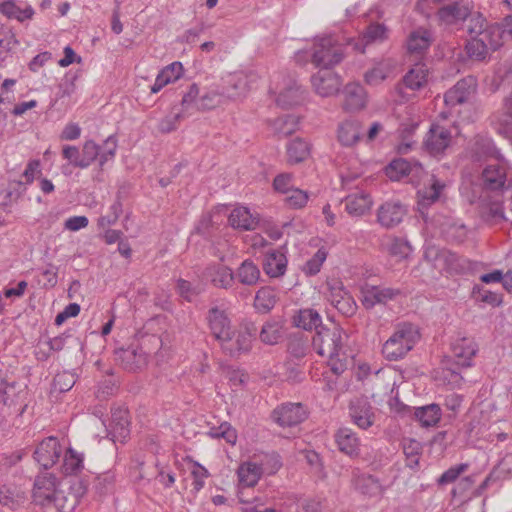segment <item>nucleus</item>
<instances>
[{"label": "nucleus", "instance_id": "33", "mask_svg": "<svg viewBox=\"0 0 512 512\" xmlns=\"http://www.w3.org/2000/svg\"><path fill=\"white\" fill-rule=\"evenodd\" d=\"M491 124L497 133L512 138V100L506 99L503 112L491 117Z\"/></svg>", "mask_w": 512, "mask_h": 512}, {"label": "nucleus", "instance_id": "40", "mask_svg": "<svg viewBox=\"0 0 512 512\" xmlns=\"http://www.w3.org/2000/svg\"><path fill=\"white\" fill-rule=\"evenodd\" d=\"M428 77V69L425 64H415L403 77L404 85L411 90H418L422 88Z\"/></svg>", "mask_w": 512, "mask_h": 512}, {"label": "nucleus", "instance_id": "60", "mask_svg": "<svg viewBox=\"0 0 512 512\" xmlns=\"http://www.w3.org/2000/svg\"><path fill=\"white\" fill-rule=\"evenodd\" d=\"M190 473L193 477V490L199 492L205 485V479L208 477V471L206 468L196 462H189Z\"/></svg>", "mask_w": 512, "mask_h": 512}, {"label": "nucleus", "instance_id": "10", "mask_svg": "<svg viewBox=\"0 0 512 512\" xmlns=\"http://www.w3.org/2000/svg\"><path fill=\"white\" fill-rule=\"evenodd\" d=\"M469 14L470 10L466 6L453 3L441 7L436 17L441 27L449 31H457L464 26Z\"/></svg>", "mask_w": 512, "mask_h": 512}, {"label": "nucleus", "instance_id": "12", "mask_svg": "<svg viewBox=\"0 0 512 512\" xmlns=\"http://www.w3.org/2000/svg\"><path fill=\"white\" fill-rule=\"evenodd\" d=\"M129 412L124 407H115L111 409V441L113 444L124 445L129 438Z\"/></svg>", "mask_w": 512, "mask_h": 512}, {"label": "nucleus", "instance_id": "21", "mask_svg": "<svg viewBox=\"0 0 512 512\" xmlns=\"http://www.w3.org/2000/svg\"><path fill=\"white\" fill-rule=\"evenodd\" d=\"M481 180L487 190L503 189L507 180L506 167L500 163L487 165L482 171Z\"/></svg>", "mask_w": 512, "mask_h": 512}, {"label": "nucleus", "instance_id": "47", "mask_svg": "<svg viewBox=\"0 0 512 512\" xmlns=\"http://www.w3.org/2000/svg\"><path fill=\"white\" fill-rule=\"evenodd\" d=\"M355 486L361 493L370 497L380 496L383 493L381 484L370 475L358 477Z\"/></svg>", "mask_w": 512, "mask_h": 512}, {"label": "nucleus", "instance_id": "41", "mask_svg": "<svg viewBox=\"0 0 512 512\" xmlns=\"http://www.w3.org/2000/svg\"><path fill=\"white\" fill-rule=\"evenodd\" d=\"M235 278L243 285L253 286L260 278V270L252 260L246 259L238 267Z\"/></svg>", "mask_w": 512, "mask_h": 512}, {"label": "nucleus", "instance_id": "52", "mask_svg": "<svg viewBox=\"0 0 512 512\" xmlns=\"http://www.w3.org/2000/svg\"><path fill=\"white\" fill-rule=\"evenodd\" d=\"M34 460L44 469H49L57 464L60 460L59 450H34Z\"/></svg>", "mask_w": 512, "mask_h": 512}, {"label": "nucleus", "instance_id": "54", "mask_svg": "<svg viewBox=\"0 0 512 512\" xmlns=\"http://www.w3.org/2000/svg\"><path fill=\"white\" fill-rule=\"evenodd\" d=\"M309 350L308 340L302 334L293 335L288 343V352L291 356L300 359L306 356Z\"/></svg>", "mask_w": 512, "mask_h": 512}, {"label": "nucleus", "instance_id": "48", "mask_svg": "<svg viewBox=\"0 0 512 512\" xmlns=\"http://www.w3.org/2000/svg\"><path fill=\"white\" fill-rule=\"evenodd\" d=\"M117 147L118 143L115 135L112 134L104 140L103 145L100 146L98 156V165L101 169L104 168L106 163L114 160Z\"/></svg>", "mask_w": 512, "mask_h": 512}, {"label": "nucleus", "instance_id": "38", "mask_svg": "<svg viewBox=\"0 0 512 512\" xmlns=\"http://www.w3.org/2000/svg\"><path fill=\"white\" fill-rule=\"evenodd\" d=\"M26 386L19 382L7 380L0 391V403L4 405H14L23 400Z\"/></svg>", "mask_w": 512, "mask_h": 512}, {"label": "nucleus", "instance_id": "17", "mask_svg": "<svg viewBox=\"0 0 512 512\" xmlns=\"http://www.w3.org/2000/svg\"><path fill=\"white\" fill-rule=\"evenodd\" d=\"M206 280L210 281L213 286L220 289H230L235 280V274L232 269L220 263H212L207 265L203 272Z\"/></svg>", "mask_w": 512, "mask_h": 512}, {"label": "nucleus", "instance_id": "23", "mask_svg": "<svg viewBox=\"0 0 512 512\" xmlns=\"http://www.w3.org/2000/svg\"><path fill=\"white\" fill-rule=\"evenodd\" d=\"M422 166L417 162L406 159H395L386 167V175L393 181H399L408 176H418Z\"/></svg>", "mask_w": 512, "mask_h": 512}, {"label": "nucleus", "instance_id": "26", "mask_svg": "<svg viewBox=\"0 0 512 512\" xmlns=\"http://www.w3.org/2000/svg\"><path fill=\"white\" fill-rule=\"evenodd\" d=\"M432 43L431 32L425 28L413 30L407 37L406 48L409 54L422 55Z\"/></svg>", "mask_w": 512, "mask_h": 512}, {"label": "nucleus", "instance_id": "44", "mask_svg": "<svg viewBox=\"0 0 512 512\" xmlns=\"http://www.w3.org/2000/svg\"><path fill=\"white\" fill-rule=\"evenodd\" d=\"M276 302L275 291L271 287H262L256 293L254 306L258 311L267 313L275 306Z\"/></svg>", "mask_w": 512, "mask_h": 512}, {"label": "nucleus", "instance_id": "31", "mask_svg": "<svg viewBox=\"0 0 512 512\" xmlns=\"http://www.w3.org/2000/svg\"><path fill=\"white\" fill-rule=\"evenodd\" d=\"M345 210L350 216L358 217L364 215L372 207V199L368 193L357 192L346 196Z\"/></svg>", "mask_w": 512, "mask_h": 512}, {"label": "nucleus", "instance_id": "1", "mask_svg": "<svg viewBox=\"0 0 512 512\" xmlns=\"http://www.w3.org/2000/svg\"><path fill=\"white\" fill-rule=\"evenodd\" d=\"M348 336L342 328L332 329L321 326L312 337V347L315 352L328 359V366L336 374H342L347 368L344 342Z\"/></svg>", "mask_w": 512, "mask_h": 512}, {"label": "nucleus", "instance_id": "53", "mask_svg": "<svg viewBox=\"0 0 512 512\" xmlns=\"http://www.w3.org/2000/svg\"><path fill=\"white\" fill-rule=\"evenodd\" d=\"M282 337L281 326L277 322H266L260 331V339L263 343L274 345Z\"/></svg>", "mask_w": 512, "mask_h": 512}, {"label": "nucleus", "instance_id": "51", "mask_svg": "<svg viewBox=\"0 0 512 512\" xmlns=\"http://www.w3.org/2000/svg\"><path fill=\"white\" fill-rule=\"evenodd\" d=\"M327 251L325 248H320L317 252L308 259L302 267V271L307 276H314L318 274L325 260L327 259Z\"/></svg>", "mask_w": 512, "mask_h": 512}, {"label": "nucleus", "instance_id": "4", "mask_svg": "<svg viewBox=\"0 0 512 512\" xmlns=\"http://www.w3.org/2000/svg\"><path fill=\"white\" fill-rule=\"evenodd\" d=\"M305 53L309 55L314 66L320 70H331L344 57L342 46L332 36L316 38L312 47Z\"/></svg>", "mask_w": 512, "mask_h": 512}, {"label": "nucleus", "instance_id": "8", "mask_svg": "<svg viewBox=\"0 0 512 512\" xmlns=\"http://www.w3.org/2000/svg\"><path fill=\"white\" fill-rule=\"evenodd\" d=\"M257 329L252 323L243 325L237 333L232 331L229 335V340L220 342L223 351L231 357L247 353L252 347V342L255 339Z\"/></svg>", "mask_w": 512, "mask_h": 512}, {"label": "nucleus", "instance_id": "2", "mask_svg": "<svg viewBox=\"0 0 512 512\" xmlns=\"http://www.w3.org/2000/svg\"><path fill=\"white\" fill-rule=\"evenodd\" d=\"M32 499L35 504L53 506L59 512H72L77 504L74 497L69 498L62 487V481L52 473H41L35 477Z\"/></svg>", "mask_w": 512, "mask_h": 512}, {"label": "nucleus", "instance_id": "57", "mask_svg": "<svg viewBox=\"0 0 512 512\" xmlns=\"http://www.w3.org/2000/svg\"><path fill=\"white\" fill-rule=\"evenodd\" d=\"M100 145L94 140H86L83 143L81 158L83 160V168L87 169L93 162L98 160Z\"/></svg>", "mask_w": 512, "mask_h": 512}, {"label": "nucleus", "instance_id": "46", "mask_svg": "<svg viewBox=\"0 0 512 512\" xmlns=\"http://www.w3.org/2000/svg\"><path fill=\"white\" fill-rule=\"evenodd\" d=\"M310 153L309 144L302 139H295L287 146V156L290 163L304 161Z\"/></svg>", "mask_w": 512, "mask_h": 512}, {"label": "nucleus", "instance_id": "9", "mask_svg": "<svg viewBox=\"0 0 512 512\" xmlns=\"http://www.w3.org/2000/svg\"><path fill=\"white\" fill-rule=\"evenodd\" d=\"M309 411L302 403L286 402L277 406L271 414L272 419L281 427H295L304 422Z\"/></svg>", "mask_w": 512, "mask_h": 512}, {"label": "nucleus", "instance_id": "58", "mask_svg": "<svg viewBox=\"0 0 512 512\" xmlns=\"http://www.w3.org/2000/svg\"><path fill=\"white\" fill-rule=\"evenodd\" d=\"M122 213V203L119 198H117L112 205L109 207V212L101 216L98 219V227L101 229H105L117 222L120 215Z\"/></svg>", "mask_w": 512, "mask_h": 512}, {"label": "nucleus", "instance_id": "27", "mask_svg": "<svg viewBox=\"0 0 512 512\" xmlns=\"http://www.w3.org/2000/svg\"><path fill=\"white\" fill-rule=\"evenodd\" d=\"M182 99L180 102L181 111L185 115H191L199 111V100L201 98L200 87L197 83L187 82L182 86L180 92Z\"/></svg>", "mask_w": 512, "mask_h": 512}, {"label": "nucleus", "instance_id": "37", "mask_svg": "<svg viewBox=\"0 0 512 512\" xmlns=\"http://www.w3.org/2000/svg\"><path fill=\"white\" fill-rule=\"evenodd\" d=\"M262 474V467L251 461L242 463L237 470L239 483L243 487L255 486Z\"/></svg>", "mask_w": 512, "mask_h": 512}, {"label": "nucleus", "instance_id": "36", "mask_svg": "<svg viewBox=\"0 0 512 512\" xmlns=\"http://www.w3.org/2000/svg\"><path fill=\"white\" fill-rule=\"evenodd\" d=\"M292 323L294 326L306 331H311L312 329L318 330L322 326V318L316 310L305 308L300 309L293 316Z\"/></svg>", "mask_w": 512, "mask_h": 512}, {"label": "nucleus", "instance_id": "11", "mask_svg": "<svg viewBox=\"0 0 512 512\" xmlns=\"http://www.w3.org/2000/svg\"><path fill=\"white\" fill-rule=\"evenodd\" d=\"M254 75L243 71L234 72L222 79V91L226 98L237 99L244 96L252 86Z\"/></svg>", "mask_w": 512, "mask_h": 512}, {"label": "nucleus", "instance_id": "22", "mask_svg": "<svg viewBox=\"0 0 512 512\" xmlns=\"http://www.w3.org/2000/svg\"><path fill=\"white\" fill-rule=\"evenodd\" d=\"M304 89L294 79H289L279 91L276 98L277 105L282 108H290L299 105L304 100Z\"/></svg>", "mask_w": 512, "mask_h": 512}, {"label": "nucleus", "instance_id": "3", "mask_svg": "<svg viewBox=\"0 0 512 512\" xmlns=\"http://www.w3.org/2000/svg\"><path fill=\"white\" fill-rule=\"evenodd\" d=\"M419 328L411 323L398 324L382 347L384 357L390 361L403 359L419 342Z\"/></svg>", "mask_w": 512, "mask_h": 512}, {"label": "nucleus", "instance_id": "15", "mask_svg": "<svg viewBox=\"0 0 512 512\" xmlns=\"http://www.w3.org/2000/svg\"><path fill=\"white\" fill-rule=\"evenodd\" d=\"M361 302L365 309L369 310L377 304H385L394 299L400 291L390 287L366 285L361 290Z\"/></svg>", "mask_w": 512, "mask_h": 512}, {"label": "nucleus", "instance_id": "45", "mask_svg": "<svg viewBox=\"0 0 512 512\" xmlns=\"http://www.w3.org/2000/svg\"><path fill=\"white\" fill-rule=\"evenodd\" d=\"M225 101L226 98L221 88H211L201 93L199 111L214 109Z\"/></svg>", "mask_w": 512, "mask_h": 512}, {"label": "nucleus", "instance_id": "42", "mask_svg": "<svg viewBox=\"0 0 512 512\" xmlns=\"http://www.w3.org/2000/svg\"><path fill=\"white\" fill-rule=\"evenodd\" d=\"M0 12L7 18L16 19L19 22L31 19L35 13L31 5H27L25 8H20L13 0L2 2L0 4Z\"/></svg>", "mask_w": 512, "mask_h": 512}, {"label": "nucleus", "instance_id": "25", "mask_svg": "<svg viewBox=\"0 0 512 512\" xmlns=\"http://www.w3.org/2000/svg\"><path fill=\"white\" fill-rule=\"evenodd\" d=\"M343 108L347 111H357L366 104V91L359 83H348L343 90Z\"/></svg>", "mask_w": 512, "mask_h": 512}, {"label": "nucleus", "instance_id": "16", "mask_svg": "<svg viewBox=\"0 0 512 512\" xmlns=\"http://www.w3.org/2000/svg\"><path fill=\"white\" fill-rule=\"evenodd\" d=\"M406 212L399 201H387L378 208L377 221L382 227L390 229L402 222Z\"/></svg>", "mask_w": 512, "mask_h": 512}, {"label": "nucleus", "instance_id": "20", "mask_svg": "<svg viewBox=\"0 0 512 512\" xmlns=\"http://www.w3.org/2000/svg\"><path fill=\"white\" fill-rule=\"evenodd\" d=\"M115 359L127 371L135 372L146 363V354L138 347L120 348L115 351Z\"/></svg>", "mask_w": 512, "mask_h": 512}, {"label": "nucleus", "instance_id": "24", "mask_svg": "<svg viewBox=\"0 0 512 512\" xmlns=\"http://www.w3.org/2000/svg\"><path fill=\"white\" fill-rule=\"evenodd\" d=\"M228 222L234 229L251 231L257 228L259 219L251 213L249 208L237 206L231 211Z\"/></svg>", "mask_w": 512, "mask_h": 512}, {"label": "nucleus", "instance_id": "50", "mask_svg": "<svg viewBox=\"0 0 512 512\" xmlns=\"http://www.w3.org/2000/svg\"><path fill=\"white\" fill-rule=\"evenodd\" d=\"M465 49L468 56L476 60H484L491 51L481 36L471 37L467 42Z\"/></svg>", "mask_w": 512, "mask_h": 512}, {"label": "nucleus", "instance_id": "43", "mask_svg": "<svg viewBox=\"0 0 512 512\" xmlns=\"http://www.w3.org/2000/svg\"><path fill=\"white\" fill-rule=\"evenodd\" d=\"M503 30L498 23H491L485 26L484 32L480 33L488 48L495 51L500 48L506 40Z\"/></svg>", "mask_w": 512, "mask_h": 512}, {"label": "nucleus", "instance_id": "29", "mask_svg": "<svg viewBox=\"0 0 512 512\" xmlns=\"http://www.w3.org/2000/svg\"><path fill=\"white\" fill-rule=\"evenodd\" d=\"M60 460L57 469L64 475H74L83 469L84 456L77 450H59Z\"/></svg>", "mask_w": 512, "mask_h": 512}, {"label": "nucleus", "instance_id": "63", "mask_svg": "<svg viewBox=\"0 0 512 512\" xmlns=\"http://www.w3.org/2000/svg\"><path fill=\"white\" fill-rule=\"evenodd\" d=\"M388 251L392 256L405 259L411 253V246L406 240L395 237L389 243Z\"/></svg>", "mask_w": 512, "mask_h": 512}, {"label": "nucleus", "instance_id": "49", "mask_svg": "<svg viewBox=\"0 0 512 512\" xmlns=\"http://www.w3.org/2000/svg\"><path fill=\"white\" fill-rule=\"evenodd\" d=\"M62 158L67 161V165L62 166V171L64 174H68V167L72 166L74 168H83V160L81 158V151L79 147L75 145H64L62 147Z\"/></svg>", "mask_w": 512, "mask_h": 512}, {"label": "nucleus", "instance_id": "14", "mask_svg": "<svg viewBox=\"0 0 512 512\" xmlns=\"http://www.w3.org/2000/svg\"><path fill=\"white\" fill-rule=\"evenodd\" d=\"M451 132L439 124H432L424 141L426 150L433 156L442 154L450 145Z\"/></svg>", "mask_w": 512, "mask_h": 512}, {"label": "nucleus", "instance_id": "5", "mask_svg": "<svg viewBox=\"0 0 512 512\" xmlns=\"http://www.w3.org/2000/svg\"><path fill=\"white\" fill-rule=\"evenodd\" d=\"M423 257L435 269L450 274H462L470 266L466 258L451 250L436 246H428Z\"/></svg>", "mask_w": 512, "mask_h": 512}, {"label": "nucleus", "instance_id": "56", "mask_svg": "<svg viewBox=\"0 0 512 512\" xmlns=\"http://www.w3.org/2000/svg\"><path fill=\"white\" fill-rule=\"evenodd\" d=\"M488 25L486 19L480 13H471L464 26L471 37H480V33L484 32L485 26Z\"/></svg>", "mask_w": 512, "mask_h": 512}, {"label": "nucleus", "instance_id": "6", "mask_svg": "<svg viewBox=\"0 0 512 512\" xmlns=\"http://www.w3.org/2000/svg\"><path fill=\"white\" fill-rule=\"evenodd\" d=\"M206 321L210 333L219 343L229 340L233 328L229 309L224 302L214 304L208 309Z\"/></svg>", "mask_w": 512, "mask_h": 512}, {"label": "nucleus", "instance_id": "55", "mask_svg": "<svg viewBox=\"0 0 512 512\" xmlns=\"http://www.w3.org/2000/svg\"><path fill=\"white\" fill-rule=\"evenodd\" d=\"M298 121L293 115H283L274 121L275 131L282 136H289L297 129Z\"/></svg>", "mask_w": 512, "mask_h": 512}, {"label": "nucleus", "instance_id": "19", "mask_svg": "<svg viewBox=\"0 0 512 512\" xmlns=\"http://www.w3.org/2000/svg\"><path fill=\"white\" fill-rule=\"evenodd\" d=\"M451 350L457 365L461 367H471L478 348L473 339L462 337L452 342Z\"/></svg>", "mask_w": 512, "mask_h": 512}, {"label": "nucleus", "instance_id": "59", "mask_svg": "<svg viewBox=\"0 0 512 512\" xmlns=\"http://www.w3.org/2000/svg\"><path fill=\"white\" fill-rule=\"evenodd\" d=\"M335 438L338 448H356L359 445V439L350 428H340Z\"/></svg>", "mask_w": 512, "mask_h": 512}, {"label": "nucleus", "instance_id": "28", "mask_svg": "<svg viewBox=\"0 0 512 512\" xmlns=\"http://www.w3.org/2000/svg\"><path fill=\"white\" fill-rule=\"evenodd\" d=\"M444 187L445 184L443 182L438 180L435 176H432L429 185L418 190L417 203L421 213H423V209H427L429 206L438 201Z\"/></svg>", "mask_w": 512, "mask_h": 512}, {"label": "nucleus", "instance_id": "18", "mask_svg": "<svg viewBox=\"0 0 512 512\" xmlns=\"http://www.w3.org/2000/svg\"><path fill=\"white\" fill-rule=\"evenodd\" d=\"M312 85L317 94L328 97L336 94L341 86V80L331 70H319L311 77Z\"/></svg>", "mask_w": 512, "mask_h": 512}, {"label": "nucleus", "instance_id": "32", "mask_svg": "<svg viewBox=\"0 0 512 512\" xmlns=\"http://www.w3.org/2000/svg\"><path fill=\"white\" fill-rule=\"evenodd\" d=\"M349 413L353 422L362 429L373 424L374 414L371 405L365 400H356L350 404Z\"/></svg>", "mask_w": 512, "mask_h": 512}, {"label": "nucleus", "instance_id": "61", "mask_svg": "<svg viewBox=\"0 0 512 512\" xmlns=\"http://www.w3.org/2000/svg\"><path fill=\"white\" fill-rule=\"evenodd\" d=\"M213 438H223L227 444L234 445L237 441V433L227 422L222 423L217 428H212L209 432Z\"/></svg>", "mask_w": 512, "mask_h": 512}, {"label": "nucleus", "instance_id": "34", "mask_svg": "<svg viewBox=\"0 0 512 512\" xmlns=\"http://www.w3.org/2000/svg\"><path fill=\"white\" fill-rule=\"evenodd\" d=\"M414 417L422 427H433L442 417V409L436 403L414 408Z\"/></svg>", "mask_w": 512, "mask_h": 512}, {"label": "nucleus", "instance_id": "62", "mask_svg": "<svg viewBox=\"0 0 512 512\" xmlns=\"http://www.w3.org/2000/svg\"><path fill=\"white\" fill-rule=\"evenodd\" d=\"M76 383L75 375L69 371L56 374L53 379V388L59 392L69 391Z\"/></svg>", "mask_w": 512, "mask_h": 512}, {"label": "nucleus", "instance_id": "35", "mask_svg": "<svg viewBox=\"0 0 512 512\" xmlns=\"http://www.w3.org/2000/svg\"><path fill=\"white\" fill-rule=\"evenodd\" d=\"M24 491L16 485H3L0 488V505L16 510L25 503Z\"/></svg>", "mask_w": 512, "mask_h": 512}, {"label": "nucleus", "instance_id": "39", "mask_svg": "<svg viewBox=\"0 0 512 512\" xmlns=\"http://www.w3.org/2000/svg\"><path fill=\"white\" fill-rule=\"evenodd\" d=\"M361 135L360 123L357 120H346L339 125L338 140L344 146H352Z\"/></svg>", "mask_w": 512, "mask_h": 512}, {"label": "nucleus", "instance_id": "13", "mask_svg": "<svg viewBox=\"0 0 512 512\" xmlns=\"http://www.w3.org/2000/svg\"><path fill=\"white\" fill-rule=\"evenodd\" d=\"M470 153L474 161L487 159L502 161L504 159L492 138L486 134H478L474 137L470 145Z\"/></svg>", "mask_w": 512, "mask_h": 512}, {"label": "nucleus", "instance_id": "30", "mask_svg": "<svg viewBox=\"0 0 512 512\" xmlns=\"http://www.w3.org/2000/svg\"><path fill=\"white\" fill-rule=\"evenodd\" d=\"M287 268V258L281 249H272L265 254L263 269L270 277L282 276Z\"/></svg>", "mask_w": 512, "mask_h": 512}, {"label": "nucleus", "instance_id": "64", "mask_svg": "<svg viewBox=\"0 0 512 512\" xmlns=\"http://www.w3.org/2000/svg\"><path fill=\"white\" fill-rule=\"evenodd\" d=\"M328 294L327 299L331 303V305L338 306V303L344 299L345 296L349 294V292L345 289L342 282L333 281L328 282Z\"/></svg>", "mask_w": 512, "mask_h": 512}, {"label": "nucleus", "instance_id": "7", "mask_svg": "<svg viewBox=\"0 0 512 512\" xmlns=\"http://www.w3.org/2000/svg\"><path fill=\"white\" fill-rule=\"evenodd\" d=\"M477 90V80L474 76H467L459 80L444 95V102L449 109L448 113H459L457 106L468 103Z\"/></svg>", "mask_w": 512, "mask_h": 512}]
</instances>
